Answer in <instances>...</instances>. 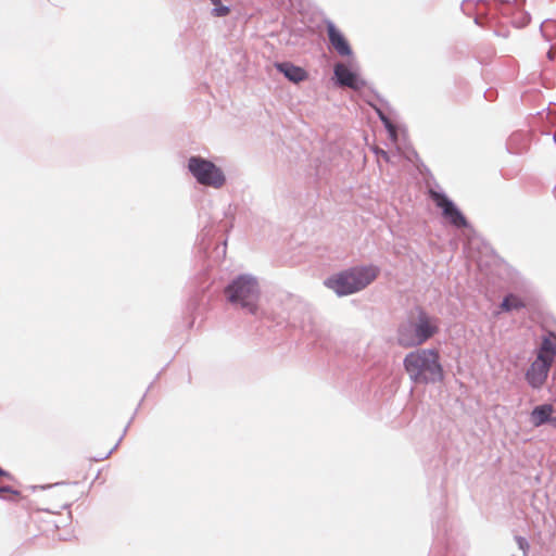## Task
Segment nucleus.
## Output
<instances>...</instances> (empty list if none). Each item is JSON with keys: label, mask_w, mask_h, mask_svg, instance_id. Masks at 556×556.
I'll use <instances>...</instances> for the list:
<instances>
[{"label": "nucleus", "mask_w": 556, "mask_h": 556, "mask_svg": "<svg viewBox=\"0 0 556 556\" xmlns=\"http://www.w3.org/2000/svg\"><path fill=\"white\" fill-rule=\"evenodd\" d=\"M403 366L410 381L416 384L441 382L444 370L437 349H417L406 354Z\"/></svg>", "instance_id": "nucleus-1"}, {"label": "nucleus", "mask_w": 556, "mask_h": 556, "mask_svg": "<svg viewBox=\"0 0 556 556\" xmlns=\"http://www.w3.org/2000/svg\"><path fill=\"white\" fill-rule=\"evenodd\" d=\"M439 331V323L422 309L412 313L397 330V343L403 348L422 345Z\"/></svg>", "instance_id": "nucleus-2"}, {"label": "nucleus", "mask_w": 556, "mask_h": 556, "mask_svg": "<svg viewBox=\"0 0 556 556\" xmlns=\"http://www.w3.org/2000/svg\"><path fill=\"white\" fill-rule=\"evenodd\" d=\"M378 274L376 266L355 267L328 278L325 285L339 295H346L364 289Z\"/></svg>", "instance_id": "nucleus-3"}, {"label": "nucleus", "mask_w": 556, "mask_h": 556, "mask_svg": "<svg viewBox=\"0 0 556 556\" xmlns=\"http://www.w3.org/2000/svg\"><path fill=\"white\" fill-rule=\"evenodd\" d=\"M225 293L229 302L239 304L252 314L256 313L260 289L255 278L240 276L225 289Z\"/></svg>", "instance_id": "nucleus-4"}, {"label": "nucleus", "mask_w": 556, "mask_h": 556, "mask_svg": "<svg viewBox=\"0 0 556 556\" xmlns=\"http://www.w3.org/2000/svg\"><path fill=\"white\" fill-rule=\"evenodd\" d=\"M188 168L199 184L213 188H220L225 184V176L211 161L200 156L189 159Z\"/></svg>", "instance_id": "nucleus-5"}, {"label": "nucleus", "mask_w": 556, "mask_h": 556, "mask_svg": "<svg viewBox=\"0 0 556 556\" xmlns=\"http://www.w3.org/2000/svg\"><path fill=\"white\" fill-rule=\"evenodd\" d=\"M429 195L434 204L442 210V215L457 228L465 227L467 220L454 203L443 193L430 190Z\"/></svg>", "instance_id": "nucleus-6"}, {"label": "nucleus", "mask_w": 556, "mask_h": 556, "mask_svg": "<svg viewBox=\"0 0 556 556\" xmlns=\"http://www.w3.org/2000/svg\"><path fill=\"white\" fill-rule=\"evenodd\" d=\"M552 365L553 364L536 356L526 374V379L531 387L540 388L544 384Z\"/></svg>", "instance_id": "nucleus-7"}, {"label": "nucleus", "mask_w": 556, "mask_h": 556, "mask_svg": "<svg viewBox=\"0 0 556 556\" xmlns=\"http://www.w3.org/2000/svg\"><path fill=\"white\" fill-rule=\"evenodd\" d=\"M329 41L333 49L342 56H349L352 49L342 33L331 23L327 25Z\"/></svg>", "instance_id": "nucleus-8"}, {"label": "nucleus", "mask_w": 556, "mask_h": 556, "mask_svg": "<svg viewBox=\"0 0 556 556\" xmlns=\"http://www.w3.org/2000/svg\"><path fill=\"white\" fill-rule=\"evenodd\" d=\"M538 357L553 364L556 356V334L548 332L542 338L541 345L538 350Z\"/></svg>", "instance_id": "nucleus-9"}, {"label": "nucleus", "mask_w": 556, "mask_h": 556, "mask_svg": "<svg viewBox=\"0 0 556 556\" xmlns=\"http://www.w3.org/2000/svg\"><path fill=\"white\" fill-rule=\"evenodd\" d=\"M334 75L341 86L358 89V78L345 64L338 63L334 66Z\"/></svg>", "instance_id": "nucleus-10"}, {"label": "nucleus", "mask_w": 556, "mask_h": 556, "mask_svg": "<svg viewBox=\"0 0 556 556\" xmlns=\"http://www.w3.org/2000/svg\"><path fill=\"white\" fill-rule=\"evenodd\" d=\"M279 72L293 83H300L307 78V73L302 67L295 66L291 63H280L277 65Z\"/></svg>", "instance_id": "nucleus-11"}, {"label": "nucleus", "mask_w": 556, "mask_h": 556, "mask_svg": "<svg viewBox=\"0 0 556 556\" xmlns=\"http://www.w3.org/2000/svg\"><path fill=\"white\" fill-rule=\"evenodd\" d=\"M553 413L552 405L545 404L535 407L531 413L532 424L536 427L543 425L544 422L549 420V416Z\"/></svg>", "instance_id": "nucleus-12"}, {"label": "nucleus", "mask_w": 556, "mask_h": 556, "mask_svg": "<svg viewBox=\"0 0 556 556\" xmlns=\"http://www.w3.org/2000/svg\"><path fill=\"white\" fill-rule=\"evenodd\" d=\"M526 305L527 303L522 298L516 294H508L504 298L501 309L504 312L518 311L526 307Z\"/></svg>", "instance_id": "nucleus-13"}, {"label": "nucleus", "mask_w": 556, "mask_h": 556, "mask_svg": "<svg viewBox=\"0 0 556 556\" xmlns=\"http://www.w3.org/2000/svg\"><path fill=\"white\" fill-rule=\"evenodd\" d=\"M111 453H112V448L111 447H105V448H103L101 451H98V452L90 451L89 455L87 457V463L90 466L92 462H102V460L109 458Z\"/></svg>", "instance_id": "nucleus-14"}, {"label": "nucleus", "mask_w": 556, "mask_h": 556, "mask_svg": "<svg viewBox=\"0 0 556 556\" xmlns=\"http://www.w3.org/2000/svg\"><path fill=\"white\" fill-rule=\"evenodd\" d=\"M211 2L215 5L213 10V14L215 16H226L229 14L230 10L228 7L222 5L220 0H211Z\"/></svg>", "instance_id": "nucleus-15"}, {"label": "nucleus", "mask_w": 556, "mask_h": 556, "mask_svg": "<svg viewBox=\"0 0 556 556\" xmlns=\"http://www.w3.org/2000/svg\"><path fill=\"white\" fill-rule=\"evenodd\" d=\"M547 59L556 62V48L552 47L547 52Z\"/></svg>", "instance_id": "nucleus-16"}, {"label": "nucleus", "mask_w": 556, "mask_h": 556, "mask_svg": "<svg viewBox=\"0 0 556 556\" xmlns=\"http://www.w3.org/2000/svg\"><path fill=\"white\" fill-rule=\"evenodd\" d=\"M377 153H378L379 155L383 156L384 159H388V154H387V152H384V151L380 150V151H377Z\"/></svg>", "instance_id": "nucleus-17"}, {"label": "nucleus", "mask_w": 556, "mask_h": 556, "mask_svg": "<svg viewBox=\"0 0 556 556\" xmlns=\"http://www.w3.org/2000/svg\"><path fill=\"white\" fill-rule=\"evenodd\" d=\"M518 543H519L520 547H522L523 544H526V542H525V540L522 538L518 539Z\"/></svg>", "instance_id": "nucleus-18"}, {"label": "nucleus", "mask_w": 556, "mask_h": 556, "mask_svg": "<svg viewBox=\"0 0 556 556\" xmlns=\"http://www.w3.org/2000/svg\"><path fill=\"white\" fill-rule=\"evenodd\" d=\"M549 26V23L543 24V30L546 31L547 27Z\"/></svg>", "instance_id": "nucleus-19"}, {"label": "nucleus", "mask_w": 556, "mask_h": 556, "mask_svg": "<svg viewBox=\"0 0 556 556\" xmlns=\"http://www.w3.org/2000/svg\"><path fill=\"white\" fill-rule=\"evenodd\" d=\"M549 421H551V422L553 424V426L556 428V418H553V419H551Z\"/></svg>", "instance_id": "nucleus-20"}, {"label": "nucleus", "mask_w": 556, "mask_h": 556, "mask_svg": "<svg viewBox=\"0 0 556 556\" xmlns=\"http://www.w3.org/2000/svg\"><path fill=\"white\" fill-rule=\"evenodd\" d=\"M87 478H88V473H84V475L81 476V479H83V480H86Z\"/></svg>", "instance_id": "nucleus-21"}, {"label": "nucleus", "mask_w": 556, "mask_h": 556, "mask_svg": "<svg viewBox=\"0 0 556 556\" xmlns=\"http://www.w3.org/2000/svg\"><path fill=\"white\" fill-rule=\"evenodd\" d=\"M5 472L0 468V477L4 476Z\"/></svg>", "instance_id": "nucleus-22"}, {"label": "nucleus", "mask_w": 556, "mask_h": 556, "mask_svg": "<svg viewBox=\"0 0 556 556\" xmlns=\"http://www.w3.org/2000/svg\"><path fill=\"white\" fill-rule=\"evenodd\" d=\"M522 2H525V0H516V3H517V4H520V3H522Z\"/></svg>", "instance_id": "nucleus-23"}]
</instances>
